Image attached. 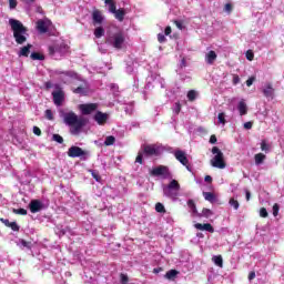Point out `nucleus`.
Instances as JSON below:
<instances>
[{
    "label": "nucleus",
    "instance_id": "f257e3e1",
    "mask_svg": "<svg viewBox=\"0 0 284 284\" xmlns=\"http://www.w3.org/2000/svg\"><path fill=\"white\" fill-rule=\"evenodd\" d=\"M9 26L13 32V39H16V43L18 45H23L26 41H28V27L23 26V23L17 19H10Z\"/></svg>",
    "mask_w": 284,
    "mask_h": 284
},
{
    "label": "nucleus",
    "instance_id": "f03ea898",
    "mask_svg": "<svg viewBox=\"0 0 284 284\" xmlns=\"http://www.w3.org/2000/svg\"><path fill=\"white\" fill-rule=\"evenodd\" d=\"M64 123L74 129V132H81V129L85 125V120L71 111L64 114Z\"/></svg>",
    "mask_w": 284,
    "mask_h": 284
},
{
    "label": "nucleus",
    "instance_id": "7ed1b4c3",
    "mask_svg": "<svg viewBox=\"0 0 284 284\" xmlns=\"http://www.w3.org/2000/svg\"><path fill=\"white\" fill-rule=\"evenodd\" d=\"M212 154L215 155L211 160V165L213 168H217L219 170H225V168H227V164L225 163V155L221 152V149H219V146H213Z\"/></svg>",
    "mask_w": 284,
    "mask_h": 284
},
{
    "label": "nucleus",
    "instance_id": "20e7f679",
    "mask_svg": "<svg viewBox=\"0 0 284 284\" xmlns=\"http://www.w3.org/2000/svg\"><path fill=\"white\" fill-rule=\"evenodd\" d=\"M109 45H112L115 50H122L125 43V36L121 32L114 33L113 36L106 38L105 41Z\"/></svg>",
    "mask_w": 284,
    "mask_h": 284
},
{
    "label": "nucleus",
    "instance_id": "39448f33",
    "mask_svg": "<svg viewBox=\"0 0 284 284\" xmlns=\"http://www.w3.org/2000/svg\"><path fill=\"white\" fill-rule=\"evenodd\" d=\"M68 156H70V159H78L81 158L82 161H87L88 156H90V152L81 149V146H71L68 150Z\"/></svg>",
    "mask_w": 284,
    "mask_h": 284
},
{
    "label": "nucleus",
    "instance_id": "423d86ee",
    "mask_svg": "<svg viewBox=\"0 0 284 284\" xmlns=\"http://www.w3.org/2000/svg\"><path fill=\"white\" fill-rule=\"evenodd\" d=\"M54 89L55 91L52 92L53 103L54 105H61L65 101V92H63L60 84H54Z\"/></svg>",
    "mask_w": 284,
    "mask_h": 284
},
{
    "label": "nucleus",
    "instance_id": "0eeeda50",
    "mask_svg": "<svg viewBox=\"0 0 284 284\" xmlns=\"http://www.w3.org/2000/svg\"><path fill=\"white\" fill-rule=\"evenodd\" d=\"M151 176H163V179H170L172 173H170V168L159 165L151 171Z\"/></svg>",
    "mask_w": 284,
    "mask_h": 284
},
{
    "label": "nucleus",
    "instance_id": "6e6552de",
    "mask_svg": "<svg viewBox=\"0 0 284 284\" xmlns=\"http://www.w3.org/2000/svg\"><path fill=\"white\" fill-rule=\"evenodd\" d=\"M142 153L144 156H159V148L155 144L142 145Z\"/></svg>",
    "mask_w": 284,
    "mask_h": 284
},
{
    "label": "nucleus",
    "instance_id": "1a4fd4ad",
    "mask_svg": "<svg viewBox=\"0 0 284 284\" xmlns=\"http://www.w3.org/2000/svg\"><path fill=\"white\" fill-rule=\"evenodd\" d=\"M98 109H99V104L97 103H87V104L79 105V110L84 115L92 114V112H97Z\"/></svg>",
    "mask_w": 284,
    "mask_h": 284
},
{
    "label": "nucleus",
    "instance_id": "9d476101",
    "mask_svg": "<svg viewBox=\"0 0 284 284\" xmlns=\"http://www.w3.org/2000/svg\"><path fill=\"white\" fill-rule=\"evenodd\" d=\"M174 156L176 161L182 163L186 170H190V160H187V155L185 154V151L176 150L174 152Z\"/></svg>",
    "mask_w": 284,
    "mask_h": 284
},
{
    "label": "nucleus",
    "instance_id": "9b49d317",
    "mask_svg": "<svg viewBox=\"0 0 284 284\" xmlns=\"http://www.w3.org/2000/svg\"><path fill=\"white\" fill-rule=\"evenodd\" d=\"M50 26H52L51 20H38L37 21V30L40 32V34H45L48 32Z\"/></svg>",
    "mask_w": 284,
    "mask_h": 284
},
{
    "label": "nucleus",
    "instance_id": "f8f14e48",
    "mask_svg": "<svg viewBox=\"0 0 284 284\" xmlns=\"http://www.w3.org/2000/svg\"><path fill=\"white\" fill-rule=\"evenodd\" d=\"M103 12L99 9H93L92 11V21L93 26H102L104 21Z\"/></svg>",
    "mask_w": 284,
    "mask_h": 284
},
{
    "label": "nucleus",
    "instance_id": "ddd939ff",
    "mask_svg": "<svg viewBox=\"0 0 284 284\" xmlns=\"http://www.w3.org/2000/svg\"><path fill=\"white\" fill-rule=\"evenodd\" d=\"M29 210L32 214H37V212H41V210H43V203L40 200H32L29 203Z\"/></svg>",
    "mask_w": 284,
    "mask_h": 284
},
{
    "label": "nucleus",
    "instance_id": "4468645a",
    "mask_svg": "<svg viewBox=\"0 0 284 284\" xmlns=\"http://www.w3.org/2000/svg\"><path fill=\"white\" fill-rule=\"evenodd\" d=\"M94 121L98 122V125H105L108 123V113L98 111L94 115Z\"/></svg>",
    "mask_w": 284,
    "mask_h": 284
},
{
    "label": "nucleus",
    "instance_id": "2eb2a0df",
    "mask_svg": "<svg viewBox=\"0 0 284 284\" xmlns=\"http://www.w3.org/2000/svg\"><path fill=\"white\" fill-rule=\"evenodd\" d=\"M264 97L266 99H274V87L272 85V83L267 82L264 87V89L262 90Z\"/></svg>",
    "mask_w": 284,
    "mask_h": 284
},
{
    "label": "nucleus",
    "instance_id": "dca6fc26",
    "mask_svg": "<svg viewBox=\"0 0 284 284\" xmlns=\"http://www.w3.org/2000/svg\"><path fill=\"white\" fill-rule=\"evenodd\" d=\"M195 230H201L202 232H210V234H214V226L210 223H196L194 224Z\"/></svg>",
    "mask_w": 284,
    "mask_h": 284
},
{
    "label": "nucleus",
    "instance_id": "f3484780",
    "mask_svg": "<svg viewBox=\"0 0 284 284\" xmlns=\"http://www.w3.org/2000/svg\"><path fill=\"white\" fill-rule=\"evenodd\" d=\"M216 51H209L205 55V61L209 65H213L214 61H216Z\"/></svg>",
    "mask_w": 284,
    "mask_h": 284
},
{
    "label": "nucleus",
    "instance_id": "a211bd4d",
    "mask_svg": "<svg viewBox=\"0 0 284 284\" xmlns=\"http://www.w3.org/2000/svg\"><path fill=\"white\" fill-rule=\"evenodd\" d=\"M237 110L241 116H245V114H247V104L245 103V100H241L239 102Z\"/></svg>",
    "mask_w": 284,
    "mask_h": 284
},
{
    "label": "nucleus",
    "instance_id": "6ab92c4d",
    "mask_svg": "<svg viewBox=\"0 0 284 284\" xmlns=\"http://www.w3.org/2000/svg\"><path fill=\"white\" fill-rule=\"evenodd\" d=\"M113 14L115 19L120 22H123L125 19V10L123 8L116 9Z\"/></svg>",
    "mask_w": 284,
    "mask_h": 284
},
{
    "label": "nucleus",
    "instance_id": "aec40b11",
    "mask_svg": "<svg viewBox=\"0 0 284 284\" xmlns=\"http://www.w3.org/2000/svg\"><path fill=\"white\" fill-rule=\"evenodd\" d=\"M176 276H179V271L170 270L169 272L165 273L164 278H166V281H174Z\"/></svg>",
    "mask_w": 284,
    "mask_h": 284
},
{
    "label": "nucleus",
    "instance_id": "412c9836",
    "mask_svg": "<svg viewBox=\"0 0 284 284\" xmlns=\"http://www.w3.org/2000/svg\"><path fill=\"white\" fill-rule=\"evenodd\" d=\"M32 49V44H27L22 47L19 52V57H30V50Z\"/></svg>",
    "mask_w": 284,
    "mask_h": 284
},
{
    "label": "nucleus",
    "instance_id": "4be33fe9",
    "mask_svg": "<svg viewBox=\"0 0 284 284\" xmlns=\"http://www.w3.org/2000/svg\"><path fill=\"white\" fill-rule=\"evenodd\" d=\"M105 6H109V12L114 14L116 12V2L114 0H104Z\"/></svg>",
    "mask_w": 284,
    "mask_h": 284
},
{
    "label": "nucleus",
    "instance_id": "5701e85b",
    "mask_svg": "<svg viewBox=\"0 0 284 284\" xmlns=\"http://www.w3.org/2000/svg\"><path fill=\"white\" fill-rule=\"evenodd\" d=\"M168 190H175L179 192V190H181V184H179V181L172 180L168 185Z\"/></svg>",
    "mask_w": 284,
    "mask_h": 284
},
{
    "label": "nucleus",
    "instance_id": "b1692460",
    "mask_svg": "<svg viewBox=\"0 0 284 284\" xmlns=\"http://www.w3.org/2000/svg\"><path fill=\"white\" fill-rule=\"evenodd\" d=\"M30 58L32 59V61H45V55L39 52H32Z\"/></svg>",
    "mask_w": 284,
    "mask_h": 284
},
{
    "label": "nucleus",
    "instance_id": "393cba45",
    "mask_svg": "<svg viewBox=\"0 0 284 284\" xmlns=\"http://www.w3.org/2000/svg\"><path fill=\"white\" fill-rule=\"evenodd\" d=\"M203 196L205 201H209L210 203H214V201H216V195L212 192H203Z\"/></svg>",
    "mask_w": 284,
    "mask_h": 284
},
{
    "label": "nucleus",
    "instance_id": "a878e982",
    "mask_svg": "<svg viewBox=\"0 0 284 284\" xmlns=\"http://www.w3.org/2000/svg\"><path fill=\"white\" fill-rule=\"evenodd\" d=\"M105 36V29L103 27H97L94 30V37L95 39H101V37Z\"/></svg>",
    "mask_w": 284,
    "mask_h": 284
},
{
    "label": "nucleus",
    "instance_id": "bb28decb",
    "mask_svg": "<svg viewBox=\"0 0 284 284\" xmlns=\"http://www.w3.org/2000/svg\"><path fill=\"white\" fill-rule=\"evenodd\" d=\"M254 159H255V165H261L263 161H265L266 156L263 153H257L255 154Z\"/></svg>",
    "mask_w": 284,
    "mask_h": 284
},
{
    "label": "nucleus",
    "instance_id": "cd10ccee",
    "mask_svg": "<svg viewBox=\"0 0 284 284\" xmlns=\"http://www.w3.org/2000/svg\"><path fill=\"white\" fill-rule=\"evenodd\" d=\"M213 263L217 265V267H223V256L221 255H215L212 257Z\"/></svg>",
    "mask_w": 284,
    "mask_h": 284
},
{
    "label": "nucleus",
    "instance_id": "c85d7f7f",
    "mask_svg": "<svg viewBox=\"0 0 284 284\" xmlns=\"http://www.w3.org/2000/svg\"><path fill=\"white\" fill-rule=\"evenodd\" d=\"M114 143H116V138H114V135H109L105 138L104 145L110 146L114 145Z\"/></svg>",
    "mask_w": 284,
    "mask_h": 284
},
{
    "label": "nucleus",
    "instance_id": "c756f323",
    "mask_svg": "<svg viewBox=\"0 0 284 284\" xmlns=\"http://www.w3.org/2000/svg\"><path fill=\"white\" fill-rule=\"evenodd\" d=\"M155 211L159 212V214H165V206L163 205V203L158 202L155 204Z\"/></svg>",
    "mask_w": 284,
    "mask_h": 284
},
{
    "label": "nucleus",
    "instance_id": "7c9ffc66",
    "mask_svg": "<svg viewBox=\"0 0 284 284\" xmlns=\"http://www.w3.org/2000/svg\"><path fill=\"white\" fill-rule=\"evenodd\" d=\"M12 212H13V214H19L20 216L28 215V210H26V209H13Z\"/></svg>",
    "mask_w": 284,
    "mask_h": 284
},
{
    "label": "nucleus",
    "instance_id": "2f4dec72",
    "mask_svg": "<svg viewBox=\"0 0 284 284\" xmlns=\"http://www.w3.org/2000/svg\"><path fill=\"white\" fill-rule=\"evenodd\" d=\"M44 116H45V119H48V121H54V114L52 113V110H50V109L45 110Z\"/></svg>",
    "mask_w": 284,
    "mask_h": 284
},
{
    "label": "nucleus",
    "instance_id": "473e14b6",
    "mask_svg": "<svg viewBox=\"0 0 284 284\" xmlns=\"http://www.w3.org/2000/svg\"><path fill=\"white\" fill-rule=\"evenodd\" d=\"M187 99H189V101H196V91H194V90H190L189 92H187Z\"/></svg>",
    "mask_w": 284,
    "mask_h": 284
},
{
    "label": "nucleus",
    "instance_id": "72a5a7b5",
    "mask_svg": "<svg viewBox=\"0 0 284 284\" xmlns=\"http://www.w3.org/2000/svg\"><path fill=\"white\" fill-rule=\"evenodd\" d=\"M187 205L190 207V210H192L193 214H196V203H194V200H189L187 201Z\"/></svg>",
    "mask_w": 284,
    "mask_h": 284
},
{
    "label": "nucleus",
    "instance_id": "f704fd0d",
    "mask_svg": "<svg viewBox=\"0 0 284 284\" xmlns=\"http://www.w3.org/2000/svg\"><path fill=\"white\" fill-rule=\"evenodd\" d=\"M213 214L214 213L210 209H203L202 210V216H204V219H210V216H212Z\"/></svg>",
    "mask_w": 284,
    "mask_h": 284
},
{
    "label": "nucleus",
    "instance_id": "c9c22d12",
    "mask_svg": "<svg viewBox=\"0 0 284 284\" xmlns=\"http://www.w3.org/2000/svg\"><path fill=\"white\" fill-rule=\"evenodd\" d=\"M261 150H262V152H270V144H267V141L262 140Z\"/></svg>",
    "mask_w": 284,
    "mask_h": 284
},
{
    "label": "nucleus",
    "instance_id": "e433bc0d",
    "mask_svg": "<svg viewBox=\"0 0 284 284\" xmlns=\"http://www.w3.org/2000/svg\"><path fill=\"white\" fill-rule=\"evenodd\" d=\"M143 151H139L136 158H135V163H140V165H143Z\"/></svg>",
    "mask_w": 284,
    "mask_h": 284
},
{
    "label": "nucleus",
    "instance_id": "4c0bfd02",
    "mask_svg": "<svg viewBox=\"0 0 284 284\" xmlns=\"http://www.w3.org/2000/svg\"><path fill=\"white\" fill-rule=\"evenodd\" d=\"M9 227L13 231V232H19V230H21V226H19V224H17V222H11L9 224Z\"/></svg>",
    "mask_w": 284,
    "mask_h": 284
},
{
    "label": "nucleus",
    "instance_id": "58836bf2",
    "mask_svg": "<svg viewBox=\"0 0 284 284\" xmlns=\"http://www.w3.org/2000/svg\"><path fill=\"white\" fill-rule=\"evenodd\" d=\"M219 119V123H222V125H225V123H227V120H225V113H219L217 115Z\"/></svg>",
    "mask_w": 284,
    "mask_h": 284
},
{
    "label": "nucleus",
    "instance_id": "ea45409f",
    "mask_svg": "<svg viewBox=\"0 0 284 284\" xmlns=\"http://www.w3.org/2000/svg\"><path fill=\"white\" fill-rule=\"evenodd\" d=\"M260 216H261L262 219H267V216H270V213H267V209L261 207V209H260Z\"/></svg>",
    "mask_w": 284,
    "mask_h": 284
},
{
    "label": "nucleus",
    "instance_id": "a19ab883",
    "mask_svg": "<svg viewBox=\"0 0 284 284\" xmlns=\"http://www.w3.org/2000/svg\"><path fill=\"white\" fill-rule=\"evenodd\" d=\"M52 141H55V143H63V136L59 135V134H53L52 135Z\"/></svg>",
    "mask_w": 284,
    "mask_h": 284
},
{
    "label": "nucleus",
    "instance_id": "79ce46f5",
    "mask_svg": "<svg viewBox=\"0 0 284 284\" xmlns=\"http://www.w3.org/2000/svg\"><path fill=\"white\" fill-rule=\"evenodd\" d=\"M89 172L93 179H95L97 181H101V175H99V171L89 170Z\"/></svg>",
    "mask_w": 284,
    "mask_h": 284
},
{
    "label": "nucleus",
    "instance_id": "37998d69",
    "mask_svg": "<svg viewBox=\"0 0 284 284\" xmlns=\"http://www.w3.org/2000/svg\"><path fill=\"white\" fill-rule=\"evenodd\" d=\"M229 203H230V205H231L232 207H234V210H239L240 204H239V202H237L236 200L231 199V200L229 201Z\"/></svg>",
    "mask_w": 284,
    "mask_h": 284
},
{
    "label": "nucleus",
    "instance_id": "c03bdc74",
    "mask_svg": "<svg viewBox=\"0 0 284 284\" xmlns=\"http://www.w3.org/2000/svg\"><path fill=\"white\" fill-rule=\"evenodd\" d=\"M280 210H281V206L278 205V203H275L273 205V216H278Z\"/></svg>",
    "mask_w": 284,
    "mask_h": 284
},
{
    "label": "nucleus",
    "instance_id": "a18cd8bd",
    "mask_svg": "<svg viewBox=\"0 0 284 284\" xmlns=\"http://www.w3.org/2000/svg\"><path fill=\"white\" fill-rule=\"evenodd\" d=\"M256 81V77H251L246 80L247 88H252L253 83Z\"/></svg>",
    "mask_w": 284,
    "mask_h": 284
},
{
    "label": "nucleus",
    "instance_id": "49530a36",
    "mask_svg": "<svg viewBox=\"0 0 284 284\" xmlns=\"http://www.w3.org/2000/svg\"><path fill=\"white\" fill-rule=\"evenodd\" d=\"M173 23H174V26H176V29L178 30H183V21H181V20H174L173 21Z\"/></svg>",
    "mask_w": 284,
    "mask_h": 284
},
{
    "label": "nucleus",
    "instance_id": "de8ad7c7",
    "mask_svg": "<svg viewBox=\"0 0 284 284\" xmlns=\"http://www.w3.org/2000/svg\"><path fill=\"white\" fill-rule=\"evenodd\" d=\"M120 280L122 284H128V282L130 281V278L128 277V275L121 273L120 275Z\"/></svg>",
    "mask_w": 284,
    "mask_h": 284
},
{
    "label": "nucleus",
    "instance_id": "09e8293b",
    "mask_svg": "<svg viewBox=\"0 0 284 284\" xmlns=\"http://www.w3.org/2000/svg\"><path fill=\"white\" fill-rule=\"evenodd\" d=\"M158 41H159V43H165V41H168V39L165 38V34L159 33Z\"/></svg>",
    "mask_w": 284,
    "mask_h": 284
},
{
    "label": "nucleus",
    "instance_id": "8fccbe9b",
    "mask_svg": "<svg viewBox=\"0 0 284 284\" xmlns=\"http://www.w3.org/2000/svg\"><path fill=\"white\" fill-rule=\"evenodd\" d=\"M20 243L23 247H27L28 250H30L32 242H28L26 240H20Z\"/></svg>",
    "mask_w": 284,
    "mask_h": 284
},
{
    "label": "nucleus",
    "instance_id": "3c124183",
    "mask_svg": "<svg viewBox=\"0 0 284 284\" xmlns=\"http://www.w3.org/2000/svg\"><path fill=\"white\" fill-rule=\"evenodd\" d=\"M241 83V78L239 74H233V85H239Z\"/></svg>",
    "mask_w": 284,
    "mask_h": 284
},
{
    "label": "nucleus",
    "instance_id": "603ef678",
    "mask_svg": "<svg viewBox=\"0 0 284 284\" xmlns=\"http://www.w3.org/2000/svg\"><path fill=\"white\" fill-rule=\"evenodd\" d=\"M246 59L247 61H254V52L252 51H246Z\"/></svg>",
    "mask_w": 284,
    "mask_h": 284
},
{
    "label": "nucleus",
    "instance_id": "864d4df0",
    "mask_svg": "<svg viewBox=\"0 0 284 284\" xmlns=\"http://www.w3.org/2000/svg\"><path fill=\"white\" fill-rule=\"evenodd\" d=\"M17 4H18L17 0H9V8L11 10H14V8H17Z\"/></svg>",
    "mask_w": 284,
    "mask_h": 284
},
{
    "label": "nucleus",
    "instance_id": "5fc2aeb1",
    "mask_svg": "<svg viewBox=\"0 0 284 284\" xmlns=\"http://www.w3.org/2000/svg\"><path fill=\"white\" fill-rule=\"evenodd\" d=\"M0 223H3V225H6V227H10L11 222L8 219L0 217Z\"/></svg>",
    "mask_w": 284,
    "mask_h": 284
},
{
    "label": "nucleus",
    "instance_id": "6e6d98bb",
    "mask_svg": "<svg viewBox=\"0 0 284 284\" xmlns=\"http://www.w3.org/2000/svg\"><path fill=\"white\" fill-rule=\"evenodd\" d=\"M33 134H36V136H41V129L39 126H33Z\"/></svg>",
    "mask_w": 284,
    "mask_h": 284
},
{
    "label": "nucleus",
    "instance_id": "4d7b16f0",
    "mask_svg": "<svg viewBox=\"0 0 284 284\" xmlns=\"http://www.w3.org/2000/svg\"><path fill=\"white\" fill-rule=\"evenodd\" d=\"M174 112H175V114H180V112H181V103H175V109H174Z\"/></svg>",
    "mask_w": 284,
    "mask_h": 284
},
{
    "label": "nucleus",
    "instance_id": "13d9d810",
    "mask_svg": "<svg viewBox=\"0 0 284 284\" xmlns=\"http://www.w3.org/2000/svg\"><path fill=\"white\" fill-rule=\"evenodd\" d=\"M74 94H82L83 92V87H78L73 90Z\"/></svg>",
    "mask_w": 284,
    "mask_h": 284
},
{
    "label": "nucleus",
    "instance_id": "bf43d9fd",
    "mask_svg": "<svg viewBox=\"0 0 284 284\" xmlns=\"http://www.w3.org/2000/svg\"><path fill=\"white\" fill-rule=\"evenodd\" d=\"M164 33L166 37H170V34H172V27H166Z\"/></svg>",
    "mask_w": 284,
    "mask_h": 284
},
{
    "label": "nucleus",
    "instance_id": "052dcab7",
    "mask_svg": "<svg viewBox=\"0 0 284 284\" xmlns=\"http://www.w3.org/2000/svg\"><path fill=\"white\" fill-rule=\"evenodd\" d=\"M254 278H256V273L254 271H252L248 274V281H254Z\"/></svg>",
    "mask_w": 284,
    "mask_h": 284
},
{
    "label": "nucleus",
    "instance_id": "680f3d73",
    "mask_svg": "<svg viewBox=\"0 0 284 284\" xmlns=\"http://www.w3.org/2000/svg\"><path fill=\"white\" fill-rule=\"evenodd\" d=\"M224 10L225 12H232V3H226Z\"/></svg>",
    "mask_w": 284,
    "mask_h": 284
},
{
    "label": "nucleus",
    "instance_id": "e2e57ef3",
    "mask_svg": "<svg viewBox=\"0 0 284 284\" xmlns=\"http://www.w3.org/2000/svg\"><path fill=\"white\" fill-rule=\"evenodd\" d=\"M216 141H217V139H216V135H211V138H210V143L212 144V145H214V143H216Z\"/></svg>",
    "mask_w": 284,
    "mask_h": 284
},
{
    "label": "nucleus",
    "instance_id": "0e129e2a",
    "mask_svg": "<svg viewBox=\"0 0 284 284\" xmlns=\"http://www.w3.org/2000/svg\"><path fill=\"white\" fill-rule=\"evenodd\" d=\"M252 125H253L252 122H246V123H244V129L245 130H252Z\"/></svg>",
    "mask_w": 284,
    "mask_h": 284
},
{
    "label": "nucleus",
    "instance_id": "69168bd1",
    "mask_svg": "<svg viewBox=\"0 0 284 284\" xmlns=\"http://www.w3.org/2000/svg\"><path fill=\"white\" fill-rule=\"evenodd\" d=\"M160 272H163V267L153 268V274H160Z\"/></svg>",
    "mask_w": 284,
    "mask_h": 284
},
{
    "label": "nucleus",
    "instance_id": "338daca9",
    "mask_svg": "<svg viewBox=\"0 0 284 284\" xmlns=\"http://www.w3.org/2000/svg\"><path fill=\"white\" fill-rule=\"evenodd\" d=\"M204 181L205 183H212V178L210 175H205Z\"/></svg>",
    "mask_w": 284,
    "mask_h": 284
},
{
    "label": "nucleus",
    "instance_id": "774afa93",
    "mask_svg": "<svg viewBox=\"0 0 284 284\" xmlns=\"http://www.w3.org/2000/svg\"><path fill=\"white\" fill-rule=\"evenodd\" d=\"M44 85H45L47 90H50V88H53L52 82H45Z\"/></svg>",
    "mask_w": 284,
    "mask_h": 284
}]
</instances>
